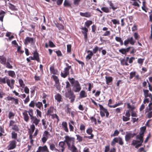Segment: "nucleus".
Listing matches in <instances>:
<instances>
[{"instance_id": "37", "label": "nucleus", "mask_w": 152, "mask_h": 152, "mask_svg": "<svg viewBox=\"0 0 152 152\" xmlns=\"http://www.w3.org/2000/svg\"><path fill=\"white\" fill-rule=\"evenodd\" d=\"M31 130L29 129L28 131L29 134H32L35 129V126L34 124H32L30 126Z\"/></svg>"}, {"instance_id": "26", "label": "nucleus", "mask_w": 152, "mask_h": 152, "mask_svg": "<svg viewBox=\"0 0 152 152\" xmlns=\"http://www.w3.org/2000/svg\"><path fill=\"white\" fill-rule=\"evenodd\" d=\"M87 53H89L86 58V60L88 61L91 58L94 54L91 50H88L87 51Z\"/></svg>"}, {"instance_id": "57", "label": "nucleus", "mask_w": 152, "mask_h": 152, "mask_svg": "<svg viewBox=\"0 0 152 152\" xmlns=\"http://www.w3.org/2000/svg\"><path fill=\"white\" fill-rule=\"evenodd\" d=\"M90 119L91 120L92 122H94L95 125L97 124V122L96 119L93 116L91 117L90 118Z\"/></svg>"}, {"instance_id": "47", "label": "nucleus", "mask_w": 152, "mask_h": 152, "mask_svg": "<svg viewBox=\"0 0 152 152\" xmlns=\"http://www.w3.org/2000/svg\"><path fill=\"white\" fill-rule=\"evenodd\" d=\"M19 83L20 87L24 88L25 86V84L24 83L23 80L22 79H19L18 80Z\"/></svg>"}, {"instance_id": "50", "label": "nucleus", "mask_w": 152, "mask_h": 152, "mask_svg": "<svg viewBox=\"0 0 152 152\" xmlns=\"http://www.w3.org/2000/svg\"><path fill=\"white\" fill-rule=\"evenodd\" d=\"M76 136L77 137V140L79 142H81L83 140V138L79 134H76Z\"/></svg>"}, {"instance_id": "55", "label": "nucleus", "mask_w": 152, "mask_h": 152, "mask_svg": "<svg viewBox=\"0 0 152 152\" xmlns=\"http://www.w3.org/2000/svg\"><path fill=\"white\" fill-rule=\"evenodd\" d=\"M146 129V127L145 126L142 127L140 128V133H141L142 135L144 134V132Z\"/></svg>"}, {"instance_id": "10", "label": "nucleus", "mask_w": 152, "mask_h": 152, "mask_svg": "<svg viewBox=\"0 0 152 152\" xmlns=\"http://www.w3.org/2000/svg\"><path fill=\"white\" fill-rule=\"evenodd\" d=\"M50 136L51 137L50 134L48 131H45L44 132L43 134V137L42 138V141L43 143H45L46 142Z\"/></svg>"}, {"instance_id": "24", "label": "nucleus", "mask_w": 152, "mask_h": 152, "mask_svg": "<svg viewBox=\"0 0 152 152\" xmlns=\"http://www.w3.org/2000/svg\"><path fill=\"white\" fill-rule=\"evenodd\" d=\"M61 125L64 130L66 132H69V130L67 127V124L66 122H63Z\"/></svg>"}, {"instance_id": "59", "label": "nucleus", "mask_w": 152, "mask_h": 152, "mask_svg": "<svg viewBox=\"0 0 152 152\" xmlns=\"http://www.w3.org/2000/svg\"><path fill=\"white\" fill-rule=\"evenodd\" d=\"M136 74V72L135 71L132 72L130 73V79H132L133 77L135 76Z\"/></svg>"}, {"instance_id": "4", "label": "nucleus", "mask_w": 152, "mask_h": 152, "mask_svg": "<svg viewBox=\"0 0 152 152\" xmlns=\"http://www.w3.org/2000/svg\"><path fill=\"white\" fill-rule=\"evenodd\" d=\"M6 77L1 78L0 77V84H5L7 83V85L10 87V89H13L14 88V85L15 83V80L13 79L10 80L9 79H6Z\"/></svg>"}, {"instance_id": "16", "label": "nucleus", "mask_w": 152, "mask_h": 152, "mask_svg": "<svg viewBox=\"0 0 152 152\" xmlns=\"http://www.w3.org/2000/svg\"><path fill=\"white\" fill-rule=\"evenodd\" d=\"M80 29L83 31H85V32H82V34L84 36V39L85 42H86L87 40V32L88 31V29L86 27H82Z\"/></svg>"}, {"instance_id": "38", "label": "nucleus", "mask_w": 152, "mask_h": 152, "mask_svg": "<svg viewBox=\"0 0 152 152\" xmlns=\"http://www.w3.org/2000/svg\"><path fill=\"white\" fill-rule=\"evenodd\" d=\"M7 58L4 56H0V62L2 64H5L6 63Z\"/></svg>"}, {"instance_id": "2", "label": "nucleus", "mask_w": 152, "mask_h": 152, "mask_svg": "<svg viewBox=\"0 0 152 152\" xmlns=\"http://www.w3.org/2000/svg\"><path fill=\"white\" fill-rule=\"evenodd\" d=\"M68 79L72 84V91L75 92H79L81 90V87L79 81L75 80L73 78H71L69 77H68Z\"/></svg>"}, {"instance_id": "27", "label": "nucleus", "mask_w": 152, "mask_h": 152, "mask_svg": "<svg viewBox=\"0 0 152 152\" xmlns=\"http://www.w3.org/2000/svg\"><path fill=\"white\" fill-rule=\"evenodd\" d=\"M80 97V98L86 97L87 96V93L84 90H82L79 94Z\"/></svg>"}, {"instance_id": "12", "label": "nucleus", "mask_w": 152, "mask_h": 152, "mask_svg": "<svg viewBox=\"0 0 152 152\" xmlns=\"http://www.w3.org/2000/svg\"><path fill=\"white\" fill-rule=\"evenodd\" d=\"M135 133H132L131 132H126L125 136V140L127 142H128L130 139L136 135Z\"/></svg>"}, {"instance_id": "60", "label": "nucleus", "mask_w": 152, "mask_h": 152, "mask_svg": "<svg viewBox=\"0 0 152 152\" xmlns=\"http://www.w3.org/2000/svg\"><path fill=\"white\" fill-rule=\"evenodd\" d=\"M64 7H66L70 6L71 5L68 0H65L64 3Z\"/></svg>"}, {"instance_id": "5", "label": "nucleus", "mask_w": 152, "mask_h": 152, "mask_svg": "<svg viewBox=\"0 0 152 152\" xmlns=\"http://www.w3.org/2000/svg\"><path fill=\"white\" fill-rule=\"evenodd\" d=\"M73 91H72L71 89H68L67 90V91L65 94V97L68 98L70 100V102L73 103L75 100V95L74 94Z\"/></svg>"}, {"instance_id": "23", "label": "nucleus", "mask_w": 152, "mask_h": 152, "mask_svg": "<svg viewBox=\"0 0 152 152\" xmlns=\"http://www.w3.org/2000/svg\"><path fill=\"white\" fill-rule=\"evenodd\" d=\"M80 14L82 16L86 18H90L91 16V13L89 12H86L85 13L80 12Z\"/></svg>"}, {"instance_id": "36", "label": "nucleus", "mask_w": 152, "mask_h": 152, "mask_svg": "<svg viewBox=\"0 0 152 152\" xmlns=\"http://www.w3.org/2000/svg\"><path fill=\"white\" fill-rule=\"evenodd\" d=\"M35 106L40 110L43 109V105L42 102H38L36 103Z\"/></svg>"}, {"instance_id": "63", "label": "nucleus", "mask_w": 152, "mask_h": 152, "mask_svg": "<svg viewBox=\"0 0 152 152\" xmlns=\"http://www.w3.org/2000/svg\"><path fill=\"white\" fill-rule=\"evenodd\" d=\"M134 36L135 39L136 40H138L140 38V36L137 33H134Z\"/></svg>"}, {"instance_id": "45", "label": "nucleus", "mask_w": 152, "mask_h": 152, "mask_svg": "<svg viewBox=\"0 0 152 152\" xmlns=\"http://www.w3.org/2000/svg\"><path fill=\"white\" fill-rule=\"evenodd\" d=\"M92 23V22L91 20H88L85 23V25L87 28H88Z\"/></svg>"}, {"instance_id": "13", "label": "nucleus", "mask_w": 152, "mask_h": 152, "mask_svg": "<svg viewBox=\"0 0 152 152\" xmlns=\"http://www.w3.org/2000/svg\"><path fill=\"white\" fill-rule=\"evenodd\" d=\"M36 152H50V151L47 146L45 145L43 146H39Z\"/></svg>"}, {"instance_id": "17", "label": "nucleus", "mask_w": 152, "mask_h": 152, "mask_svg": "<svg viewBox=\"0 0 152 152\" xmlns=\"http://www.w3.org/2000/svg\"><path fill=\"white\" fill-rule=\"evenodd\" d=\"M50 70L51 74H53L54 75H58V70L55 68L53 65L50 66Z\"/></svg>"}, {"instance_id": "21", "label": "nucleus", "mask_w": 152, "mask_h": 152, "mask_svg": "<svg viewBox=\"0 0 152 152\" xmlns=\"http://www.w3.org/2000/svg\"><path fill=\"white\" fill-rule=\"evenodd\" d=\"M129 59V58L128 57H126V59H123L121 60V65L123 66H128L129 65V64L127 63V61Z\"/></svg>"}, {"instance_id": "14", "label": "nucleus", "mask_w": 152, "mask_h": 152, "mask_svg": "<svg viewBox=\"0 0 152 152\" xmlns=\"http://www.w3.org/2000/svg\"><path fill=\"white\" fill-rule=\"evenodd\" d=\"M34 42H35L34 41V39L33 38L28 37H26L24 41V43L25 45H28V43L33 44Z\"/></svg>"}, {"instance_id": "22", "label": "nucleus", "mask_w": 152, "mask_h": 152, "mask_svg": "<svg viewBox=\"0 0 152 152\" xmlns=\"http://www.w3.org/2000/svg\"><path fill=\"white\" fill-rule=\"evenodd\" d=\"M108 29V28L106 27H104L102 28V31H105L102 35L103 36H109L110 35V32L109 31H107Z\"/></svg>"}, {"instance_id": "41", "label": "nucleus", "mask_w": 152, "mask_h": 152, "mask_svg": "<svg viewBox=\"0 0 152 152\" xmlns=\"http://www.w3.org/2000/svg\"><path fill=\"white\" fill-rule=\"evenodd\" d=\"M16 132L15 131H12L11 132V137L12 139H16L17 138V134Z\"/></svg>"}, {"instance_id": "34", "label": "nucleus", "mask_w": 152, "mask_h": 152, "mask_svg": "<svg viewBox=\"0 0 152 152\" xmlns=\"http://www.w3.org/2000/svg\"><path fill=\"white\" fill-rule=\"evenodd\" d=\"M55 24L59 30H62L64 29V26L62 24L58 23L57 22V23H55Z\"/></svg>"}, {"instance_id": "20", "label": "nucleus", "mask_w": 152, "mask_h": 152, "mask_svg": "<svg viewBox=\"0 0 152 152\" xmlns=\"http://www.w3.org/2000/svg\"><path fill=\"white\" fill-rule=\"evenodd\" d=\"M7 99L8 101H12L13 100L14 101V104L15 105H18L19 104V100L18 99L15 98L13 97H12L10 96H8L7 97Z\"/></svg>"}, {"instance_id": "6", "label": "nucleus", "mask_w": 152, "mask_h": 152, "mask_svg": "<svg viewBox=\"0 0 152 152\" xmlns=\"http://www.w3.org/2000/svg\"><path fill=\"white\" fill-rule=\"evenodd\" d=\"M99 106L100 108V114L102 117H104L105 115V113L106 114V117L108 118L109 115V113L107 109L104 108L103 106L100 104H99Z\"/></svg>"}, {"instance_id": "46", "label": "nucleus", "mask_w": 152, "mask_h": 152, "mask_svg": "<svg viewBox=\"0 0 152 152\" xmlns=\"http://www.w3.org/2000/svg\"><path fill=\"white\" fill-rule=\"evenodd\" d=\"M86 127L85 125L83 124H80V129L82 132H85Z\"/></svg>"}, {"instance_id": "31", "label": "nucleus", "mask_w": 152, "mask_h": 152, "mask_svg": "<svg viewBox=\"0 0 152 152\" xmlns=\"http://www.w3.org/2000/svg\"><path fill=\"white\" fill-rule=\"evenodd\" d=\"M7 73L9 76L12 78L15 77L16 74L14 71L12 70L8 71H7Z\"/></svg>"}, {"instance_id": "19", "label": "nucleus", "mask_w": 152, "mask_h": 152, "mask_svg": "<svg viewBox=\"0 0 152 152\" xmlns=\"http://www.w3.org/2000/svg\"><path fill=\"white\" fill-rule=\"evenodd\" d=\"M33 56L35 60L38 62L40 61V59L39 57V54L37 52V50H36L33 53Z\"/></svg>"}, {"instance_id": "49", "label": "nucleus", "mask_w": 152, "mask_h": 152, "mask_svg": "<svg viewBox=\"0 0 152 152\" xmlns=\"http://www.w3.org/2000/svg\"><path fill=\"white\" fill-rule=\"evenodd\" d=\"M53 107H50L49 109L48 110L47 113V115H51L50 114L53 112Z\"/></svg>"}, {"instance_id": "15", "label": "nucleus", "mask_w": 152, "mask_h": 152, "mask_svg": "<svg viewBox=\"0 0 152 152\" xmlns=\"http://www.w3.org/2000/svg\"><path fill=\"white\" fill-rule=\"evenodd\" d=\"M132 47H129L127 48H122L119 49V51L121 54L126 56L127 53L129 52Z\"/></svg>"}, {"instance_id": "54", "label": "nucleus", "mask_w": 152, "mask_h": 152, "mask_svg": "<svg viewBox=\"0 0 152 152\" xmlns=\"http://www.w3.org/2000/svg\"><path fill=\"white\" fill-rule=\"evenodd\" d=\"M140 143V142L139 141V140H133L132 141V145L133 146L136 145Z\"/></svg>"}, {"instance_id": "44", "label": "nucleus", "mask_w": 152, "mask_h": 152, "mask_svg": "<svg viewBox=\"0 0 152 152\" xmlns=\"http://www.w3.org/2000/svg\"><path fill=\"white\" fill-rule=\"evenodd\" d=\"M129 43L132 45H133L135 42V41L134 39L132 37L128 38Z\"/></svg>"}, {"instance_id": "25", "label": "nucleus", "mask_w": 152, "mask_h": 152, "mask_svg": "<svg viewBox=\"0 0 152 152\" xmlns=\"http://www.w3.org/2000/svg\"><path fill=\"white\" fill-rule=\"evenodd\" d=\"M55 99L59 103L62 101V96L59 93L57 94L55 96Z\"/></svg>"}, {"instance_id": "40", "label": "nucleus", "mask_w": 152, "mask_h": 152, "mask_svg": "<svg viewBox=\"0 0 152 152\" xmlns=\"http://www.w3.org/2000/svg\"><path fill=\"white\" fill-rule=\"evenodd\" d=\"M5 12L2 10H0V20L3 22V19L5 14Z\"/></svg>"}, {"instance_id": "29", "label": "nucleus", "mask_w": 152, "mask_h": 152, "mask_svg": "<svg viewBox=\"0 0 152 152\" xmlns=\"http://www.w3.org/2000/svg\"><path fill=\"white\" fill-rule=\"evenodd\" d=\"M107 2L110 5V8L112 9L114 11L118 8V7H115L114 6V4L112 3L111 1H108Z\"/></svg>"}, {"instance_id": "33", "label": "nucleus", "mask_w": 152, "mask_h": 152, "mask_svg": "<svg viewBox=\"0 0 152 152\" xmlns=\"http://www.w3.org/2000/svg\"><path fill=\"white\" fill-rule=\"evenodd\" d=\"M51 78L53 79V80L55 81V83L56 84H59V81L57 76L55 75H53L51 77Z\"/></svg>"}, {"instance_id": "51", "label": "nucleus", "mask_w": 152, "mask_h": 152, "mask_svg": "<svg viewBox=\"0 0 152 152\" xmlns=\"http://www.w3.org/2000/svg\"><path fill=\"white\" fill-rule=\"evenodd\" d=\"M35 104L36 102H35V101L34 100L31 101L29 104V106L30 107L33 108L34 107Z\"/></svg>"}, {"instance_id": "3", "label": "nucleus", "mask_w": 152, "mask_h": 152, "mask_svg": "<svg viewBox=\"0 0 152 152\" xmlns=\"http://www.w3.org/2000/svg\"><path fill=\"white\" fill-rule=\"evenodd\" d=\"M66 67L64 69L63 72H61L60 74L61 76L64 78H65L67 76H69V70L71 75L74 74V71L71 66L69 65L67 63L66 64Z\"/></svg>"}, {"instance_id": "1", "label": "nucleus", "mask_w": 152, "mask_h": 152, "mask_svg": "<svg viewBox=\"0 0 152 152\" xmlns=\"http://www.w3.org/2000/svg\"><path fill=\"white\" fill-rule=\"evenodd\" d=\"M28 113L30 117V118L31 121L32 122V124L37 126L40 121V120L37 119L36 116H34V110L32 109H29L28 111L26 110H23L22 114L24 121L28 122L29 120V117Z\"/></svg>"}, {"instance_id": "52", "label": "nucleus", "mask_w": 152, "mask_h": 152, "mask_svg": "<svg viewBox=\"0 0 152 152\" xmlns=\"http://www.w3.org/2000/svg\"><path fill=\"white\" fill-rule=\"evenodd\" d=\"M15 115V113L11 111H10L8 115L9 118L10 119L13 118Z\"/></svg>"}, {"instance_id": "9", "label": "nucleus", "mask_w": 152, "mask_h": 152, "mask_svg": "<svg viewBox=\"0 0 152 152\" xmlns=\"http://www.w3.org/2000/svg\"><path fill=\"white\" fill-rule=\"evenodd\" d=\"M139 135H137L136 136V138L137 139H138L139 140V141L140 142V143L138 144L135 146V148L137 149H138L139 147L142 145V143L143 142V137L144 134L142 135L141 133H139Z\"/></svg>"}, {"instance_id": "64", "label": "nucleus", "mask_w": 152, "mask_h": 152, "mask_svg": "<svg viewBox=\"0 0 152 152\" xmlns=\"http://www.w3.org/2000/svg\"><path fill=\"white\" fill-rule=\"evenodd\" d=\"M130 118L129 117L125 116L124 115L122 116V120L126 122L129 120Z\"/></svg>"}, {"instance_id": "7", "label": "nucleus", "mask_w": 152, "mask_h": 152, "mask_svg": "<svg viewBox=\"0 0 152 152\" xmlns=\"http://www.w3.org/2000/svg\"><path fill=\"white\" fill-rule=\"evenodd\" d=\"M65 140L64 142H66L68 147L70 146L74 145L75 143V138L73 137H70L69 136H66L65 137Z\"/></svg>"}, {"instance_id": "43", "label": "nucleus", "mask_w": 152, "mask_h": 152, "mask_svg": "<svg viewBox=\"0 0 152 152\" xmlns=\"http://www.w3.org/2000/svg\"><path fill=\"white\" fill-rule=\"evenodd\" d=\"M9 8L12 10L15 11L17 10L18 9L16 8L15 6L11 3H9Z\"/></svg>"}, {"instance_id": "58", "label": "nucleus", "mask_w": 152, "mask_h": 152, "mask_svg": "<svg viewBox=\"0 0 152 152\" xmlns=\"http://www.w3.org/2000/svg\"><path fill=\"white\" fill-rule=\"evenodd\" d=\"M118 144L121 145H123L124 144V142L123 141L122 139L120 137H118Z\"/></svg>"}, {"instance_id": "61", "label": "nucleus", "mask_w": 152, "mask_h": 152, "mask_svg": "<svg viewBox=\"0 0 152 152\" xmlns=\"http://www.w3.org/2000/svg\"><path fill=\"white\" fill-rule=\"evenodd\" d=\"M72 46L71 45H67V52L68 53H70L71 52Z\"/></svg>"}, {"instance_id": "35", "label": "nucleus", "mask_w": 152, "mask_h": 152, "mask_svg": "<svg viewBox=\"0 0 152 152\" xmlns=\"http://www.w3.org/2000/svg\"><path fill=\"white\" fill-rule=\"evenodd\" d=\"M10 62L12 63V61L11 60V59H8V61L6 63V67L8 68L12 69L13 68V66L10 64Z\"/></svg>"}, {"instance_id": "53", "label": "nucleus", "mask_w": 152, "mask_h": 152, "mask_svg": "<svg viewBox=\"0 0 152 152\" xmlns=\"http://www.w3.org/2000/svg\"><path fill=\"white\" fill-rule=\"evenodd\" d=\"M42 124L44 128L46 129L47 127V125L46 124V121L44 119H43L42 120Z\"/></svg>"}, {"instance_id": "62", "label": "nucleus", "mask_w": 152, "mask_h": 152, "mask_svg": "<svg viewBox=\"0 0 152 152\" xmlns=\"http://www.w3.org/2000/svg\"><path fill=\"white\" fill-rule=\"evenodd\" d=\"M73 4L77 6L79 4L81 0H73Z\"/></svg>"}, {"instance_id": "48", "label": "nucleus", "mask_w": 152, "mask_h": 152, "mask_svg": "<svg viewBox=\"0 0 152 152\" xmlns=\"http://www.w3.org/2000/svg\"><path fill=\"white\" fill-rule=\"evenodd\" d=\"M144 96L145 98H147L149 93V91L147 89H143V90Z\"/></svg>"}, {"instance_id": "42", "label": "nucleus", "mask_w": 152, "mask_h": 152, "mask_svg": "<svg viewBox=\"0 0 152 152\" xmlns=\"http://www.w3.org/2000/svg\"><path fill=\"white\" fill-rule=\"evenodd\" d=\"M101 10L104 12L108 13L110 12V11L108 7H103L101 8Z\"/></svg>"}, {"instance_id": "32", "label": "nucleus", "mask_w": 152, "mask_h": 152, "mask_svg": "<svg viewBox=\"0 0 152 152\" xmlns=\"http://www.w3.org/2000/svg\"><path fill=\"white\" fill-rule=\"evenodd\" d=\"M70 122L71 123H69L70 131V132H73L74 130V128L73 126L72 125H74L75 123L72 120L70 121Z\"/></svg>"}, {"instance_id": "28", "label": "nucleus", "mask_w": 152, "mask_h": 152, "mask_svg": "<svg viewBox=\"0 0 152 152\" xmlns=\"http://www.w3.org/2000/svg\"><path fill=\"white\" fill-rule=\"evenodd\" d=\"M49 145L50 148V150L52 151H55L59 152V150L56 148L55 145L53 143H50L49 144Z\"/></svg>"}, {"instance_id": "39", "label": "nucleus", "mask_w": 152, "mask_h": 152, "mask_svg": "<svg viewBox=\"0 0 152 152\" xmlns=\"http://www.w3.org/2000/svg\"><path fill=\"white\" fill-rule=\"evenodd\" d=\"M105 79L106 80V84L109 85V83L113 81V79L111 77H107L106 76Z\"/></svg>"}, {"instance_id": "18", "label": "nucleus", "mask_w": 152, "mask_h": 152, "mask_svg": "<svg viewBox=\"0 0 152 152\" xmlns=\"http://www.w3.org/2000/svg\"><path fill=\"white\" fill-rule=\"evenodd\" d=\"M58 145L59 147V152H60V151H61V152H63L65 149L64 147V146L65 145V143L63 141H61L59 142L58 144Z\"/></svg>"}, {"instance_id": "11", "label": "nucleus", "mask_w": 152, "mask_h": 152, "mask_svg": "<svg viewBox=\"0 0 152 152\" xmlns=\"http://www.w3.org/2000/svg\"><path fill=\"white\" fill-rule=\"evenodd\" d=\"M17 142L15 140H13L10 141L9 145L7 146L8 150H11L14 149L16 146Z\"/></svg>"}, {"instance_id": "56", "label": "nucleus", "mask_w": 152, "mask_h": 152, "mask_svg": "<svg viewBox=\"0 0 152 152\" xmlns=\"http://www.w3.org/2000/svg\"><path fill=\"white\" fill-rule=\"evenodd\" d=\"M92 31L94 34L96 33V26L95 25H93L91 26Z\"/></svg>"}, {"instance_id": "30", "label": "nucleus", "mask_w": 152, "mask_h": 152, "mask_svg": "<svg viewBox=\"0 0 152 152\" xmlns=\"http://www.w3.org/2000/svg\"><path fill=\"white\" fill-rule=\"evenodd\" d=\"M68 148L72 152H78L77 149L74 145L70 146Z\"/></svg>"}, {"instance_id": "8", "label": "nucleus", "mask_w": 152, "mask_h": 152, "mask_svg": "<svg viewBox=\"0 0 152 152\" xmlns=\"http://www.w3.org/2000/svg\"><path fill=\"white\" fill-rule=\"evenodd\" d=\"M15 123V121L11 120L10 121L9 127H10L12 126V129L15 131L18 132L19 131V128L18 127V126L16 124H14Z\"/></svg>"}]
</instances>
